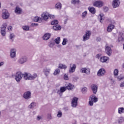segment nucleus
<instances>
[{"instance_id":"obj_1","label":"nucleus","mask_w":124,"mask_h":124,"mask_svg":"<svg viewBox=\"0 0 124 124\" xmlns=\"http://www.w3.org/2000/svg\"><path fill=\"white\" fill-rule=\"evenodd\" d=\"M98 99L93 94L90 97L89 105L90 106L93 105V102H97Z\"/></svg>"},{"instance_id":"obj_2","label":"nucleus","mask_w":124,"mask_h":124,"mask_svg":"<svg viewBox=\"0 0 124 124\" xmlns=\"http://www.w3.org/2000/svg\"><path fill=\"white\" fill-rule=\"evenodd\" d=\"M22 78H23V74L21 72H17L15 76V79L16 82L20 83V81L22 80Z\"/></svg>"},{"instance_id":"obj_3","label":"nucleus","mask_w":124,"mask_h":124,"mask_svg":"<svg viewBox=\"0 0 124 124\" xmlns=\"http://www.w3.org/2000/svg\"><path fill=\"white\" fill-rule=\"evenodd\" d=\"M2 18L5 20L9 18V13H8L7 10L4 9L2 10Z\"/></svg>"},{"instance_id":"obj_4","label":"nucleus","mask_w":124,"mask_h":124,"mask_svg":"<svg viewBox=\"0 0 124 124\" xmlns=\"http://www.w3.org/2000/svg\"><path fill=\"white\" fill-rule=\"evenodd\" d=\"M78 98L76 97H74L73 98L71 102L72 107H73L74 108H76V107H77L78 105Z\"/></svg>"},{"instance_id":"obj_5","label":"nucleus","mask_w":124,"mask_h":124,"mask_svg":"<svg viewBox=\"0 0 124 124\" xmlns=\"http://www.w3.org/2000/svg\"><path fill=\"white\" fill-rule=\"evenodd\" d=\"M17 62L20 63V64H24L25 62H28V57L25 56H22L18 60Z\"/></svg>"},{"instance_id":"obj_6","label":"nucleus","mask_w":124,"mask_h":124,"mask_svg":"<svg viewBox=\"0 0 124 124\" xmlns=\"http://www.w3.org/2000/svg\"><path fill=\"white\" fill-rule=\"evenodd\" d=\"M23 97L25 99L27 100L30 99L31 97V92L30 91H27L24 93Z\"/></svg>"},{"instance_id":"obj_7","label":"nucleus","mask_w":124,"mask_h":124,"mask_svg":"<svg viewBox=\"0 0 124 124\" xmlns=\"http://www.w3.org/2000/svg\"><path fill=\"white\" fill-rule=\"evenodd\" d=\"M92 33L90 31H87L85 34L83 36V41H87L88 39H90V36H91Z\"/></svg>"},{"instance_id":"obj_8","label":"nucleus","mask_w":124,"mask_h":124,"mask_svg":"<svg viewBox=\"0 0 124 124\" xmlns=\"http://www.w3.org/2000/svg\"><path fill=\"white\" fill-rule=\"evenodd\" d=\"M104 4V3L103 1L99 0L94 2L93 5L96 7H102Z\"/></svg>"},{"instance_id":"obj_9","label":"nucleus","mask_w":124,"mask_h":124,"mask_svg":"<svg viewBox=\"0 0 124 124\" xmlns=\"http://www.w3.org/2000/svg\"><path fill=\"white\" fill-rule=\"evenodd\" d=\"M66 91V87H62L60 88V90H57L56 91L57 93L59 94L60 96L62 95V93H64Z\"/></svg>"},{"instance_id":"obj_10","label":"nucleus","mask_w":124,"mask_h":124,"mask_svg":"<svg viewBox=\"0 0 124 124\" xmlns=\"http://www.w3.org/2000/svg\"><path fill=\"white\" fill-rule=\"evenodd\" d=\"M105 50L106 54H107L108 56H111V54H112V49L107 44L105 46Z\"/></svg>"},{"instance_id":"obj_11","label":"nucleus","mask_w":124,"mask_h":124,"mask_svg":"<svg viewBox=\"0 0 124 124\" xmlns=\"http://www.w3.org/2000/svg\"><path fill=\"white\" fill-rule=\"evenodd\" d=\"M105 69L104 68L100 69L97 72V76H99V77H100L101 76H103L105 75L106 73Z\"/></svg>"},{"instance_id":"obj_12","label":"nucleus","mask_w":124,"mask_h":124,"mask_svg":"<svg viewBox=\"0 0 124 124\" xmlns=\"http://www.w3.org/2000/svg\"><path fill=\"white\" fill-rule=\"evenodd\" d=\"M49 16H50V14H48L47 12L43 13L42 14V19L45 21H47L49 18Z\"/></svg>"},{"instance_id":"obj_13","label":"nucleus","mask_w":124,"mask_h":124,"mask_svg":"<svg viewBox=\"0 0 124 124\" xmlns=\"http://www.w3.org/2000/svg\"><path fill=\"white\" fill-rule=\"evenodd\" d=\"M120 3V0H113L112 1V6L113 8H116V7H119Z\"/></svg>"},{"instance_id":"obj_14","label":"nucleus","mask_w":124,"mask_h":124,"mask_svg":"<svg viewBox=\"0 0 124 124\" xmlns=\"http://www.w3.org/2000/svg\"><path fill=\"white\" fill-rule=\"evenodd\" d=\"M94 94H96L97 92V86L95 84H92L91 86Z\"/></svg>"},{"instance_id":"obj_15","label":"nucleus","mask_w":124,"mask_h":124,"mask_svg":"<svg viewBox=\"0 0 124 124\" xmlns=\"http://www.w3.org/2000/svg\"><path fill=\"white\" fill-rule=\"evenodd\" d=\"M76 69V64H73V66L71 67V64L70 68L69 70V73H73V72H75Z\"/></svg>"},{"instance_id":"obj_16","label":"nucleus","mask_w":124,"mask_h":124,"mask_svg":"<svg viewBox=\"0 0 124 124\" xmlns=\"http://www.w3.org/2000/svg\"><path fill=\"white\" fill-rule=\"evenodd\" d=\"M50 37H51V33H46L43 36V39L44 40H48V39H49Z\"/></svg>"},{"instance_id":"obj_17","label":"nucleus","mask_w":124,"mask_h":124,"mask_svg":"<svg viewBox=\"0 0 124 124\" xmlns=\"http://www.w3.org/2000/svg\"><path fill=\"white\" fill-rule=\"evenodd\" d=\"M65 86L66 89L67 90H73L75 88L74 85L69 83L66 84Z\"/></svg>"},{"instance_id":"obj_18","label":"nucleus","mask_w":124,"mask_h":124,"mask_svg":"<svg viewBox=\"0 0 124 124\" xmlns=\"http://www.w3.org/2000/svg\"><path fill=\"white\" fill-rule=\"evenodd\" d=\"M80 72H81L82 73H85L86 74H87V75H89L90 73V70L86 68H82L80 69Z\"/></svg>"},{"instance_id":"obj_19","label":"nucleus","mask_w":124,"mask_h":124,"mask_svg":"<svg viewBox=\"0 0 124 124\" xmlns=\"http://www.w3.org/2000/svg\"><path fill=\"white\" fill-rule=\"evenodd\" d=\"M53 30L54 31H61L62 27L60 25H56L53 26Z\"/></svg>"},{"instance_id":"obj_20","label":"nucleus","mask_w":124,"mask_h":124,"mask_svg":"<svg viewBox=\"0 0 124 124\" xmlns=\"http://www.w3.org/2000/svg\"><path fill=\"white\" fill-rule=\"evenodd\" d=\"M36 77H37V74H34L33 75L29 74V78L28 80H34Z\"/></svg>"},{"instance_id":"obj_21","label":"nucleus","mask_w":124,"mask_h":124,"mask_svg":"<svg viewBox=\"0 0 124 124\" xmlns=\"http://www.w3.org/2000/svg\"><path fill=\"white\" fill-rule=\"evenodd\" d=\"M50 69H48L47 68H46L43 70V72L45 73V75H46V76L47 77L50 74Z\"/></svg>"},{"instance_id":"obj_22","label":"nucleus","mask_w":124,"mask_h":124,"mask_svg":"<svg viewBox=\"0 0 124 124\" xmlns=\"http://www.w3.org/2000/svg\"><path fill=\"white\" fill-rule=\"evenodd\" d=\"M10 56L11 58H15V57H16V52L15 51V49H11L10 52Z\"/></svg>"},{"instance_id":"obj_23","label":"nucleus","mask_w":124,"mask_h":124,"mask_svg":"<svg viewBox=\"0 0 124 124\" xmlns=\"http://www.w3.org/2000/svg\"><path fill=\"white\" fill-rule=\"evenodd\" d=\"M108 60H109V58L106 56H103L100 58V61L101 62H106V61H108Z\"/></svg>"},{"instance_id":"obj_24","label":"nucleus","mask_w":124,"mask_h":124,"mask_svg":"<svg viewBox=\"0 0 124 124\" xmlns=\"http://www.w3.org/2000/svg\"><path fill=\"white\" fill-rule=\"evenodd\" d=\"M115 28V26L113 24H109L107 28L108 31H112V30Z\"/></svg>"},{"instance_id":"obj_25","label":"nucleus","mask_w":124,"mask_h":124,"mask_svg":"<svg viewBox=\"0 0 124 124\" xmlns=\"http://www.w3.org/2000/svg\"><path fill=\"white\" fill-rule=\"evenodd\" d=\"M15 13H17V14H21V12H22V9L19 7H16L15 10Z\"/></svg>"},{"instance_id":"obj_26","label":"nucleus","mask_w":124,"mask_h":124,"mask_svg":"<svg viewBox=\"0 0 124 124\" xmlns=\"http://www.w3.org/2000/svg\"><path fill=\"white\" fill-rule=\"evenodd\" d=\"M124 122V118L123 117H120L117 120V123L118 124H122Z\"/></svg>"},{"instance_id":"obj_27","label":"nucleus","mask_w":124,"mask_h":124,"mask_svg":"<svg viewBox=\"0 0 124 124\" xmlns=\"http://www.w3.org/2000/svg\"><path fill=\"white\" fill-rule=\"evenodd\" d=\"M34 22H39V23H40L41 21H42V18L41 17H38V16H35L33 19Z\"/></svg>"},{"instance_id":"obj_28","label":"nucleus","mask_w":124,"mask_h":124,"mask_svg":"<svg viewBox=\"0 0 124 124\" xmlns=\"http://www.w3.org/2000/svg\"><path fill=\"white\" fill-rule=\"evenodd\" d=\"M88 10L92 14H95V8L94 7H89Z\"/></svg>"},{"instance_id":"obj_29","label":"nucleus","mask_w":124,"mask_h":124,"mask_svg":"<svg viewBox=\"0 0 124 124\" xmlns=\"http://www.w3.org/2000/svg\"><path fill=\"white\" fill-rule=\"evenodd\" d=\"M7 28V24L6 23L3 24L0 27V31H4Z\"/></svg>"},{"instance_id":"obj_30","label":"nucleus","mask_w":124,"mask_h":124,"mask_svg":"<svg viewBox=\"0 0 124 124\" xmlns=\"http://www.w3.org/2000/svg\"><path fill=\"white\" fill-rule=\"evenodd\" d=\"M23 77L25 80H29V78L30 77V74H28L27 73L22 74Z\"/></svg>"},{"instance_id":"obj_31","label":"nucleus","mask_w":124,"mask_h":124,"mask_svg":"<svg viewBox=\"0 0 124 124\" xmlns=\"http://www.w3.org/2000/svg\"><path fill=\"white\" fill-rule=\"evenodd\" d=\"M35 106H36V103H34V102H32L29 106H28V108H29L30 109H32L33 108H34V107H35Z\"/></svg>"},{"instance_id":"obj_32","label":"nucleus","mask_w":124,"mask_h":124,"mask_svg":"<svg viewBox=\"0 0 124 124\" xmlns=\"http://www.w3.org/2000/svg\"><path fill=\"white\" fill-rule=\"evenodd\" d=\"M59 68L61 69H66V68H67V66H66V65H64L63 64H60Z\"/></svg>"},{"instance_id":"obj_33","label":"nucleus","mask_w":124,"mask_h":124,"mask_svg":"<svg viewBox=\"0 0 124 124\" xmlns=\"http://www.w3.org/2000/svg\"><path fill=\"white\" fill-rule=\"evenodd\" d=\"M124 108H118V113L119 114H124Z\"/></svg>"},{"instance_id":"obj_34","label":"nucleus","mask_w":124,"mask_h":124,"mask_svg":"<svg viewBox=\"0 0 124 124\" xmlns=\"http://www.w3.org/2000/svg\"><path fill=\"white\" fill-rule=\"evenodd\" d=\"M55 8L57 9H61L62 8V3H57L55 5Z\"/></svg>"},{"instance_id":"obj_35","label":"nucleus","mask_w":124,"mask_h":124,"mask_svg":"<svg viewBox=\"0 0 124 124\" xmlns=\"http://www.w3.org/2000/svg\"><path fill=\"white\" fill-rule=\"evenodd\" d=\"M55 42L56 44H59L61 42V37H58L55 39Z\"/></svg>"},{"instance_id":"obj_36","label":"nucleus","mask_w":124,"mask_h":124,"mask_svg":"<svg viewBox=\"0 0 124 124\" xmlns=\"http://www.w3.org/2000/svg\"><path fill=\"white\" fill-rule=\"evenodd\" d=\"M79 2H80L79 0H72L71 1V3L72 4H76V3L77 4H78Z\"/></svg>"},{"instance_id":"obj_37","label":"nucleus","mask_w":124,"mask_h":124,"mask_svg":"<svg viewBox=\"0 0 124 124\" xmlns=\"http://www.w3.org/2000/svg\"><path fill=\"white\" fill-rule=\"evenodd\" d=\"M124 41V35L122 34L118 37V41Z\"/></svg>"},{"instance_id":"obj_38","label":"nucleus","mask_w":124,"mask_h":124,"mask_svg":"<svg viewBox=\"0 0 124 124\" xmlns=\"http://www.w3.org/2000/svg\"><path fill=\"white\" fill-rule=\"evenodd\" d=\"M103 16H104V15L103 14H101L98 16V18L100 19V23H102V20H103Z\"/></svg>"},{"instance_id":"obj_39","label":"nucleus","mask_w":124,"mask_h":124,"mask_svg":"<svg viewBox=\"0 0 124 124\" xmlns=\"http://www.w3.org/2000/svg\"><path fill=\"white\" fill-rule=\"evenodd\" d=\"M59 24V21L57 20H54L51 21V25L56 26V25H58Z\"/></svg>"},{"instance_id":"obj_40","label":"nucleus","mask_w":124,"mask_h":124,"mask_svg":"<svg viewBox=\"0 0 124 124\" xmlns=\"http://www.w3.org/2000/svg\"><path fill=\"white\" fill-rule=\"evenodd\" d=\"M22 29L24 31H30V27L29 26H23Z\"/></svg>"},{"instance_id":"obj_41","label":"nucleus","mask_w":124,"mask_h":124,"mask_svg":"<svg viewBox=\"0 0 124 124\" xmlns=\"http://www.w3.org/2000/svg\"><path fill=\"white\" fill-rule=\"evenodd\" d=\"M60 72H61V70H60V69H56L54 71L53 74L54 75H57V74H59Z\"/></svg>"},{"instance_id":"obj_42","label":"nucleus","mask_w":124,"mask_h":124,"mask_svg":"<svg viewBox=\"0 0 124 124\" xmlns=\"http://www.w3.org/2000/svg\"><path fill=\"white\" fill-rule=\"evenodd\" d=\"M88 91L87 87H83L81 90V93H86Z\"/></svg>"},{"instance_id":"obj_43","label":"nucleus","mask_w":124,"mask_h":124,"mask_svg":"<svg viewBox=\"0 0 124 124\" xmlns=\"http://www.w3.org/2000/svg\"><path fill=\"white\" fill-rule=\"evenodd\" d=\"M114 76H118L119 74V70L115 69L113 72Z\"/></svg>"},{"instance_id":"obj_44","label":"nucleus","mask_w":124,"mask_h":124,"mask_svg":"<svg viewBox=\"0 0 124 124\" xmlns=\"http://www.w3.org/2000/svg\"><path fill=\"white\" fill-rule=\"evenodd\" d=\"M68 40L66 38H63L62 43V45H66V42H68Z\"/></svg>"},{"instance_id":"obj_45","label":"nucleus","mask_w":124,"mask_h":124,"mask_svg":"<svg viewBox=\"0 0 124 124\" xmlns=\"http://www.w3.org/2000/svg\"><path fill=\"white\" fill-rule=\"evenodd\" d=\"M57 116L58 118H62V111H58Z\"/></svg>"},{"instance_id":"obj_46","label":"nucleus","mask_w":124,"mask_h":124,"mask_svg":"<svg viewBox=\"0 0 124 124\" xmlns=\"http://www.w3.org/2000/svg\"><path fill=\"white\" fill-rule=\"evenodd\" d=\"M47 120H52V114H51V113H48L47 114Z\"/></svg>"},{"instance_id":"obj_47","label":"nucleus","mask_w":124,"mask_h":124,"mask_svg":"<svg viewBox=\"0 0 124 124\" xmlns=\"http://www.w3.org/2000/svg\"><path fill=\"white\" fill-rule=\"evenodd\" d=\"M87 14L88 13H87V11H85L83 13H82V15H81L82 18H85V17H86V16H87Z\"/></svg>"},{"instance_id":"obj_48","label":"nucleus","mask_w":124,"mask_h":124,"mask_svg":"<svg viewBox=\"0 0 124 124\" xmlns=\"http://www.w3.org/2000/svg\"><path fill=\"white\" fill-rule=\"evenodd\" d=\"M15 37V35H14V33H11L10 35V39H12V41H13V38Z\"/></svg>"},{"instance_id":"obj_49","label":"nucleus","mask_w":124,"mask_h":124,"mask_svg":"<svg viewBox=\"0 0 124 124\" xmlns=\"http://www.w3.org/2000/svg\"><path fill=\"white\" fill-rule=\"evenodd\" d=\"M0 33L2 36H5V34H6V31H0Z\"/></svg>"},{"instance_id":"obj_50","label":"nucleus","mask_w":124,"mask_h":124,"mask_svg":"<svg viewBox=\"0 0 124 124\" xmlns=\"http://www.w3.org/2000/svg\"><path fill=\"white\" fill-rule=\"evenodd\" d=\"M38 26V23H32L31 25V27H37Z\"/></svg>"},{"instance_id":"obj_51","label":"nucleus","mask_w":124,"mask_h":124,"mask_svg":"<svg viewBox=\"0 0 124 124\" xmlns=\"http://www.w3.org/2000/svg\"><path fill=\"white\" fill-rule=\"evenodd\" d=\"M40 120H42V116L39 115L37 116V121H40Z\"/></svg>"},{"instance_id":"obj_52","label":"nucleus","mask_w":124,"mask_h":124,"mask_svg":"<svg viewBox=\"0 0 124 124\" xmlns=\"http://www.w3.org/2000/svg\"><path fill=\"white\" fill-rule=\"evenodd\" d=\"M64 80H68V76H67L66 74H65L64 75Z\"/></svg>"},{"instance_id":"obj_53","label":"nucleus","mask_w":124,"mask_h":124,"mask_svg":"<svg viewBox=\"0 0 124 124\" xmlns=\"http://www.w3.org/2000/svg\"><path fill=\"white\" fill-rule=\"evenodd\" d=\"M49 18H50V19H54V18H55V16L49 14Z\"/></svg>"},{"instance_id":"obj_54","label":"nucleus","mask_w":124,"mask_h":124,"mask_svg":"<svg viewBox=\"0 0 124 124\" xmlns=\"http://www.w3.org/2000/svg\"><path fill=\"white\" fill-rule=\"evenodd\" d=\"M117 79H118V81H121V80H123V79H124V78L119 76V77H118Z\"/></svg>"},{"instance_id":"obj_55","label":"nucleus","mask_w":124,"mask_h":124,"mask_svg":"<svg viewBox=\"0 0 124 124\" xmlns=\"http://www.w3.org/2000/svg\"><path fill=\"white\" fill-rule=\"evenodd\" d=\"M8 31H12V26H9L7 28Z\"/></svg>"},{"instance_id":"obj_56","label":"nucleus","mask_w":124,"mask_h":124,"mask_svg":"<svg viewBox=\"0 0 124 124\" xmlns=\"http://www.w3.org/2000/svg\"><path fill=\"white\" fill-rule=\"evenodd\" d=\"M104 10L105 12H107V11H108V7H104Z\"/></svg>"},{"instance_id":"obj_57","label":"nucleus","mask_w":124,"mask_h":124,"mask_svg":"<svg viewBox=\"0 0 124 124\" xmlns=\"http://www.w3.org/2000/svg\"><path fill=\"white\" fill-rule=\"evenodd\" d=\"M101 56V54H98L96 55V57L97 58V59H99V58H100Z\"/></svg>"},{"instance_id":"obj_58","label":"nucleus","mask_w":124,"mask_h":124,"mask_svg":"<svg viewBox=\"0 0 124 124\" xmlns=\"http://www.w3.org/2000/svg\"><path fill=\"white\" fill-rule=\"evenodd\" d=\"M120 87H124V82H123L120 84Z\"/></svg>"},{"instance_id":"obj_59","label":"nucleus","mask_w":124,"mask_h":124,"mask_svg":"<svg viewBox=\"0 0 124 124\" xmlns=\"http://www.w3.org/2000/svg\"><path fill=\"white\" fill-rule=\"evenodd\" d=\"M96 41H101V39L100 37H97L96 38Z\"/></svg>"},{"instance_id":"obj_60","label":"nucleus","mask_w":124,"mask_h":124,"mask_svg":"<svg viewBox=\"0 0 124 124\" xmlns=\"http://www.w3.org/2000/svg\"><path fill=\"white\" fill-rule=\"evenodd\" d=\"M64 110L65 111H68V110H69L68 107H65V108H64Z\"/></svg>"},{"instance_id":"obj_61","label":"nucleus","mask_w":124,"mask_h":124,"mask_svg":"<svg viewBox=\"0 0 124 124\" xmlns=\"http://www.w3.org/2000/svg\"><path fill=\"white\" fill-rule=\"evenodd\" d=\"M54 46V45L53 43H50L49 45V47H50L51 48H52V47Z\"/></svg>"},{"instance_id":"obj_62","label":"nucleus","mask_w":124,"mask_h":124,"mask_svg":"<svg viewBox=\"0 0 124 124\" xmlns=\"http://www.w3.org/2000/svg\"><path fill=\"white\" fill-rule=\"evenodd\" d=\"M3 65V62H0V66H2Z\"/></svg>"},{"instance_id":"obj_63","label":"nucleus","mask_w":124,"mask_h":124,"mask_svg":"<svg viewBox=\"0 0 124 124\" xmlns=\"http://www.w3.org/2000/svg\"><path fill=\"white\" fill-rule=\"evenodd\" d=\"M66 22H67V19H66V20H65L64 24H66Z\"/></svg>"},{"instance_id":"obj_64","label":"nucleus","mask_w":124,"mask_h":124,"mask_svg":"<svg viewBox=\"0 0 124 124\" xmlns=\"http://www.w3.org/2000/svg\"><path fill=\"white\" fill-rule=\"evenodd\" d=\"M34 114H35V112H34V111H33V112Z\"/></svg>"}]
</instances>
